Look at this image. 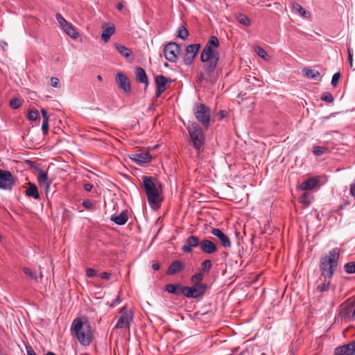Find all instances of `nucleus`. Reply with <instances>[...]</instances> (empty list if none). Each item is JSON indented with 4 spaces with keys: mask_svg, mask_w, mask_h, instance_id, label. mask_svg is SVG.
<instances>
[{
    "mask_svg": "<svg viewBox=\"0 0 355 355\" xmlns=\"http://www.w3.org/2000/svg\"><path fill=\"white\" fill-rule=\"evenodd\" d=\"M40 116V114L37 110H32L28 114V119L31 121H35Z\"/></svg>",
    "mask_w": 355,
    "mask_h": 355,
    "instance_id": "obj_43",
    "label": "nucleus"
},
{
    "mask_svg": "<svg viewBox=\"0 0 355 355\" xmlns=\"http://www.w3.org/2000/svg\"><path fill=\"white\" fill-rule=\"evenodd\" d=\"M116 81L118 86L125 93H130L131 92V85L128 80V77L123 73H118L116 76Z\"/></svg>",
    "mask_w": 355,
    "mask_h": 355,
    "instance_id": "obj_16",
    "label": "nucleus"
},
{
    "mask_svg": "<svg viewBox=\"0 0 355 355\" xmlns=\"http://www.w3.org/2000/svg\"><path fill=\"white\" fill-rule=\"evenodd\" d=\"M55 17L62 29L69 24L67 20L59 13L56 14Z\"/></svg>",
    "mask_w": 355,
    "mask_h": 355,
    "instance_id": "obj_42",
    "label": "nucleus"
},
{
    "mask_svg": "<svg viewBox=\"0 0 355 355\" xmlns=\"http://www.w3.org/2000/svg\"><path fill=\"white\" fill-rule=\"evenodd\" d=\"M336 355H355V340L335 349Z\"/></svg>",
    "mask_w": 355,
    "mask_h": 355,
    "instance_id": "obj_18",
    "label": "nucleus"
},
{
    "mask_svg": "<svg viewBox=\"0 0 355 355\" xmlns=\"http://www.w3.org/2000/svg\"><path fill=\"white\" fill-rule=\"evenodd\" d=\"M10 105L13 109H17L20 107L21 103L19 102V100L18 98H15L10 101Z\"/></svg>",
    "mask_w": 355,
    "mask_h": 355,
    "instance_id": "obj_48",
    "label": "nucleus"
},
{
    "mask_svg": "<svg viewBox=\"0 0 355 355\" xmlns=\"http://www.w3.org/2000/svg\"><path fill=\"white\" fill-rule=\"evenodd\" d=\"M83 206L89 210H93L95 207L94 204L92 203L89 200H85L82 202Z\"/></svg>",
    "mask_w": 355,
    "mask_h": 355,
    "instance_id": "obj_44",
    "label": "nucleus"
},
{
    "mask_svg": "<svg viewBox=\"0 0 355 355\" xmlns=\"http://www.w3.org/2000/svg\"><path fill=\"white\" fill-rule=\"evenodd\" d=\"M189 36V32L184 26H180L177 31V37L185 40Z\"/></svg>",
    "mask_w": 355,
    "mask_h": 355,
    "instance_id": "obj_32",
    "label": "nucleus"
},
{
    "mask_svg": "<svg viewBox=\"0 0 355 355\" xmlns=\"http://www.w3.org/2000/svg\"><path fill=\"white\" fill-rule=\"evenodd\" d=\"M110 276L111 274L106 272H103L100 274L101 278L103 279H109L110 278Z\"/></svg>",
    "mask_w": 355,
    "mask_h": 355,
    "instance_id": "obj_59",
    "label": "nucleus"
},
{
    "mask_svg": "<svg viewBox=\"0 0 355 355\" xmlns=\"http://www.w3.org/2000/svg\"><path fill=\"white\" fill-rule=\"evenodd\" d=\"M135 78L138 83L145 84L144 89L146 90L149 83L146 73L143 68L137 67L135 71Z\"/></svg>",
    "mask_w": 355,
    "mask_h": 355,
    "instance_id": "obj_21",
    "label": "nucleus"
},
{
    "mask_svg": "<svg viewBox=\"0 0 355 355\" xmlns=\"http://www.w3.org/2000/svg\"><path fill=\"white\" fill-rule=\"evenodd\" d=\"M128 215L125 211H122L119 216L112 215L110 218L111 221L119 225H123L128 221Z\"/></svg>",
    "mask_w": 355,
    "mask_h": 355,
    "instance_id": "obj_25",
    "label": "nucleus"
},
{
    "mask_svg": "<svg viewBox=\"0 0 355 355\" xmlns=\"http://www.w3.org/2000/svg\"><path fill=\"white\" fill-rule=\"evenodd\" d=\"M62 30L73 39H76L78 37V33L70 24H68L65 27H64V28H62Z\"/></svg>",
    "mask_w": 355,
    "mask_h": 355,
    "instance_id": "obj_28",
    "label": "nucleus"
},
{
    "mask_svg": "<svg viewBox=\"0 0 355 355\" xmlns=\"http://www.w3.org/2000/svg\"><path fill=\"white\" fill-rule=\"evenodd\" d=\"M184 265L180 260H175L171 262L166 270L167 275H174L184 269Z\"/></svg>",
    "mask_w": 355,
    "mask_h": 355,
    "instance_id": "obj_20",
    "label": "nucleus"
},
{
    "mask_svg": "<svg viewBox=\"0 0 355 355\" xmlns=\"http://www.w3.org/2000/svg\"><path fill=\"white\" fill-rule=\"evenodd\" d=\"M304 75L312 80H318L320 77V72L318 71H316L315 69H305L304 70Z\"/></svg>",
    "mask_w": 355,
    "mask_h": 355,
    "instance_id": "obj_31",
    "label": "nucleus"
},
{
    "mask_svg": "<svg viewBox=\"0 0 355 355\" xmlns=\"http://www.w3.org/2000/svg\"><path fill=\"white\" fill-rule=\"evenodd\" d=\"M239 347H235L232 350V353L228 355H247L249 354V352L248 350H243L240 353L239 352Z\"/></svg>",
    "mask_w": 355,
    "mask_h": 355,
    "instance_id": "obj_47",
    "label": "nucleus"
},
{
    "mask_svg": "<svg viewBox=\"0 0 355 355\" xmlns=\"http://www.w3.org/2000/svg\"><path fill=\"white\" fill-rule=\"evenodd\" d=\"M320 270L322 272V276L324 277L325 279H330L335 272L331 268H329V266L324 262V261L320 259Z\"/></svg>",
    "mask_w": 355,
    "mask_h": 355,
    "instance_id": "obj_22",
    "label": "nucleus"
},
{
    "mask_svg": "<svg viewBox=\"0 0 355 355\" xmlns=\"http://www.w3.org/2000/svg\"><path fill=\"white\" fill-rule=\"evenodd\" d=\"M41 113H42V121H48L49 116H48L46 110L45 109L42 108L41 110Z\"/></svg>",
    "mask_w": 355,
    "mask_h": 355,
    "instance_id": "obj_53",
    "label": "nucleus"
},
{
    "mask_svg": "<svg viewBox=\"0 0 355 355\" xmlns=\"http://www.w3.org/2000/svg\"><path fill=\"white\" fill-rule=\"evenodd\" d=\"M182 250L185 253H191L192 252V248L186 243L182 247Z\"/></svg>",
    "mask_w": 355,
    "mask_h": 355,
    "instance_id": "obj_55",
    "label": "nucleus"
},
{
    "mask_svg": "<svg viewBox=\"0 0 355 355\" xmlns=\"http://www.w3.org/2000/svg\"><path fill=\"white\" fill-rule=\"evenodd\" d=\"M187 130L191 145L196 150L200 151L205 141V136L202 128L197 123L192 122L187 126Z\"/></svg>",
    "mask_w": 355,
    "mask_h": 355,
    "instance_id": "obj_4",
    "label": "nucleus"
},
{
    "mask_svg": "<svg viewBox=\"0 0 355 355\" xmlns=\"http://www.w3.org/2000/svg\"><path fill=\"white\" fill-rule=\"evenodd\" d=\"M143 187L146 194L148 203L150 207H158L161 202L162 198L159 191L153 182L152 178L149 176L142 177Z\"/></svg>",
    "mask_w": 355,
    "mask_h": 355,
    "instance_id": "obj_3",
    "label": "nucleus"
},
{
    "mask_svg": "<svg viewBox=\"0 0 355 355\" xmlns=\"http://www.w3.org/2000/svg\"><path fill=\"white\" fill-rule=\"evenodd\" d=\"M1 46L5 50L8 47L7 42L4 41L1 42Z\"/></svg>",
    "mask_w": 355,
    "mask_h": 355,
    "instance_id": "obj_63",
    "label": "nucleus"
},
{
    "mask_svg": "<svg viewBox=\"0 0 355 355\" xmlns=\"http://www.w3.org/2000/svg\"><path fill=\"white\" fill-rule=\"evenodd\" d=\"M115 47L118 52L125 58H128L132 54L131 50L125 46L124 45L116 44Z\"/></svg>",
    "mask_w": 355,
    "mask_h": 355,
    "instance_id": "obj_27",
    "label": "nucleus"
},
{
    "mask_svg": "<svg viewBox=\"0 0 355 355\" xmlns=\"http://www.w3.org/2000/svg\"><path fill=\"white\" fill-rule=\"evenodd\" d=\"M115 31L114 26L103 27V31L101 34V39L107 42L110 37L114 34Z\"/></svg>",
    "mask_w": 355,
    "mask_h": 355,
    "instance_id": "obj_26",
    "label": "nucleus"
},
{
    "mask_svg": "<svg viewBox=\"0 0 355 355\" xmlns=\"http://www.w3.org/2000/svg\"><path fill=\"white\" fill-rule=\"evenodd\" d=\"M71 334L83 346H89L93 338V332L89 322H83L79 318L73 320L71 326Z\"/></svg>",
    "mask_w": 355,
    "mask_h": 355,
    "instance_id": "obj_2",
    "label": "nucleus"
},
{
    "mask_svg": "<svg viewBox=\"0 0 355 355\" xmlns=\"http://www.w3.org/2000/svg\"><path fill=\"white\" fill-rule=\"evenodd\" d=\"M156 85V97L159 98L166 90V85L172 82L171 79L167 78L163 75H159L155 79Z\"/></svg>",
    "mask_w": 355,
    "mask_h": 355,
    "instance_id": "obj_14",
    "label": "nucleus"
},
{
    "mask_svg": "<svg viewBox=\"0 0 355 355\" xmlns=\"http://www.w3.org/2000/svg\"><path fill=\"white\" fill-rule=\"evenodd\" d=\"M211 234L217 237L221 245L225 248H229L231 247L232 243L229 236L223 233L220 229L213 227L211 230Z\"/></svg>",
    "mask_w": 355,
    "mask_h": 355,
    "instance_id": "obj_15",
    "label": "nucleus"
},
{
    "mask_svg": "<svg viewBox=\"0 0 355 355\" xmlns=\"http://www.w3.org/2000/svg\"><path fill=\"white\" fill-rule=\"evenodd\" d=\"M339 257L340 249L338 248H334L329 252L328 254L322 257L321 260L326 262L329 268H331L334 270H336L338 266Z\"/></svg>",
    "mask_w": 355,
    "mask_h": 355,
    "instance_id": "obj_12",
    "label": "nucleus"
},
{
    "mask_svg": "<svg viewBox=\"0 0 355 355\" xmlns=\"http://www.w3.org/2000/svg\"><path fill=\"white\" fill-rule=\"evenodd\" d=\"M200 48L199 44H193L188 45L186 48V54L184 57V63L186 65H190L193 60L197 52Z\"/></svg>",
    "mask_w": 355,
    "mask_h": 355,
    "instance_id": "obj_13",
    "label": "nucleus"
},
{
    "mask_svg": "<svg viewBox=\"0 0 355 355\" xmlns=\"http://www.w3.org/2000/svg\"><path fill=\"white\" fill-rule=\"evenodd\" d=\"M186 243L193 248L198 246L200 247L201 242L197 236H190L187 239Z\"/></svg>",
    "mask_w": 355,
    "mask_h": 355,
    "instance_id": "obj_30",
    "label": "nucleus"
},
{
    "mask_svg": "<svg viewBox=\"0 0 355 355\" xmlns=\"http://www.w3.org/2000/svg\"><path fill=\"white\" fill-rule=\"evenodd\" d=\"M42 130L43 135H46L48 134L49 121H42Z\"/></svg>",
    "mask_w": 355,
    "mask_h": 355,
    "instance_id": "obj_52",
    "label": "nucleus"
},
{
    "mask_svg": "<svg viewBox=\"0 0 355 355\" xmlns=\"http://www.w3.org/2000/svg\"><path fill=\"white\" fill-rule=\"evenodd\" d=\"M23 271L31 279L37 282V277L35 272L28 268H24Z\"/></svg>",
    "mask_w": 355,
    "mask_h": 355,
    "instance_id": "obj_39",
    "label": "nucleus"
},
{
    "mask_svg": "<svg viewBox=\"0 0 355 355\" xmlns=\"http://www.w3.org/2000/svg\"><path fill=\"white\" fill-rule=\"evenodd\" d=\"M193 113L196 119L204 128H208L209 127L211 110L209 107L202 103H198L195 105Z\"/></svg>",
    "mask_w": 355,
    "mask_h": 355,
    "instance_id": "obj_5",
    "label": "nucleus"
},
{
    "mask_svg": "<svg viewBox=\"0 0 355 355\" xmlns=\"http://www.w3.org/2000/svg\"><path fill=\"white\" fill-rule=\"evenodd\" d=\"M320 98L322 101H324L329 103H331L334 101V98L332 94L329 92L322 93L321 94Z\"/></svg>",
    "mask_w": 355,
    "mask_h": 355,
    "instance_id": "obj_36",
    "label": "nucleus"
},
{
    "mask_svg": "<svg viewBox=\"0 0 355 355\" xmlns=\"http://www.w3.org/2000/svg\"><path fill=\"white\" fill-rule=\"evenodd\" d=\"M152 268L155 270H157L159 268V264L158 263H153Z\"/></svg>",
    "mask_w": 355,
    "mask_h": 355,
    "instance_id": "obj_62",
    "label": "nucleus"
},
{
    "mask_svg": "<svg viewBox=\"0 0 355 355\" xmlns=\"http://www.w3.org/2000/svg\"><path fill=\"white\" fill-rule=\"evenodd\" d=\"M236 19L239 22L245 26H249L250 25V19L244 14L239 13L236 15Z\"/></svg>",
    "mask_w": 355,
    "mask_h": 355,
    "instance_id": "obj_33",
    "label": "nucleus"
},
{
    "mask_svg": "<svg viewBox=\"0 0 355 355\" xmlns=\"http://www.w3.org/2000/svg\"><path fill=\"white\" fill-rule=\"evenodd\" d=\"M200 248L202 252L206 254H214L218 251L216 245L209 239L201 241Z\"/></svg>",
    "mask_w": 355,
    "mask_h": 355,
    "instance_id": "obj_19",
    "label": "nucleus"
},
{
    "mask_svg": "<svg viewBox=\"0 0 355 355\" xmlns=\"http://www.w3.org/2000/svg\"><path fill=\"white\" fill-rule=\"evenodd\" d=\"M312 199V195L308 192H305L299 198V202L309 206L311 203Z\"/></svg>",
    "mask_w": 355,
    "mask_h": 355,
    "instance_id": "obj_29",
    "label": "nucleus"
},
{
    "mask_svg": "<svg viewBox=\"0 0 355 355\" xmlns=\"http://www.w3.org/2000/svg\"><path fill=\"white\" fill-rule=\"evenodd\" d=\"M129 158L139 166H144L151 162L152 156L148 151L138 150L128 155Z\"/></svg>",
    "mask_w": 355,
    "mask_h": 355,
    "instance_id": "obj_10",
    "label": "nucleus"
},
{
    "mask_svg": "<svg viewBox=\"0 0 355 355\" xmlns=\"http://www.w3.org/2000/svg\"><path fill=\"white\" fill-rule=\"evenodd\" d=\"M28 187L26 190V195L29 197H33L35 199L40 198V193L38 189L34 183L28 182Z\"/></svg>",
    "mask_w": 355,
    "mask_h": 355,
    "instance_id": "obj_24",
    "label": "nucleus"
},
{
    "mask_svg": "<svg viewBox=\"0 0 355 355\" xmlns=\"http://www.w3.org/2000/svg\"><path fill=\"white\" fill-rule=\"evenodd\" d=\"M207 289L206 284H193L191 287L182 286L180 288L181 293L188 298H198L203 295Z\"/></svg>",
    "mask_w": 355,
    "mask_h": 355,
    "instance_id": "obj_6",
    "label": "nucleus"
},
{
    "mask_svg": "<svg viewBox=\"0 0 355 355\" xmlns=\"http://www.w3.org/2000/svg\"><path fill=\"white\" fill-rule=\"evenodd\" d=\"M340 316L345 322L355 320V297L349 299L341 304Z\"/></svg>",
    "mask_w": 355,
    "mask_h": 355,
    "instance_id": "obj_7",
    "label": "nucleus"
},
{
    "mask_svg": "<svg viewBox=\"0 0 355 355\" xmlns=\"http://www.w3.org/2000/svg\"><path fill=\"white\" fill-rule=\"evenodd\" d=\"M340 78V73L339 72H336L333 75L331 83L333 87H336L338 85Z\"/></svg>",
    "mask_w": 355,
    "mask_h": 355,
    "instance_id": "obj_46",
    "label": "nucleus"
},
{
    "mask_svg": "<svg viewBox=\"0 0 355 355\" xmlns=\"http://www.w3.org/2000/svg\"><path fill=\"white\" fill-rule=\"evenodd\" d=\"M328 149L326 147L315 146L312 148V152L317 156H321L327 153Z\"/></svg>",
    "mask_w": 355,
    "mask_h": 355,
    "instance_id": "obj_35",
    "label": "nucleus"
},
{
    "mask_svg": "<svg viewBox=\"0 0 355 355\" xmlns=\"http://www.w3.org/2000/svg\"><path fill=\"white\" fill-rule=\"evenodd\" d=\"M203 277L204 275L202 272H197L191 277V281L193 284H201L200 282L203 279Z\"/></svg>",
    "mask_w": 355,
    "mask_h": 355,
    "instance_id": "obj_40",
    "label": "nucleus"
},
{
    "mask_svg": "<svg viewBox=\"0 0 355 355\" xmlns=\"http://www.w3.org/2000/svg\"><path fill=\"white\" fill-rule=\"evenodd\" d=\"M15 184V178L12 173L0 168V189L10 191Z\"/></svg>",
    "mask_w": 355,
    "mask_h": 355,
    "instance_id": "obj_11",
    "label": "nucleus"
},
{
    "mask_svg": "<svg viewBox=\"0 0 355 355\" xmlns=\"http://www.w3.org/2000/svg\"><path fill=\"white\" fill-rule=\"evenodd\" d=\"M329 289V283L322 284L318 286L317 290L320 292H325Z\"/></svg>",
    "mask_w": 355,
    "mask_h": 355,
    "instance_id": "obj_49",
    "label": "nucleus"
},
{
    "mask_svg": "<svg viewBox=\"0 0 355 355\" xmlns=\"http://www.w3.org/2000/svg\"><path fill=\"white\" fill-rule=\"evenodd\" d=\"M219 46V41L217 37L213 35L207 42L200 55V60L202 62H207L203 67L202 71L200 73V79L202 80L205 76L211 78L219 60V54L217 51L214 50Z\"/></svg>",
    "mask_w": 355,
    "mask_h": 355,
    "instance_id": "obj_1",
    "label": "nucleus"
},
{
    "mask_svg": "<svg viewBox=\"0 0 355 355\" xmlns=\"http://www.w3.org/2000/svg\"><path fill=\"white\" fill-rule=\"evenodd\" d=\"M27 355H37L31 346H26Z\"/></svg>",
    "mask_w": 355,
    "mask_h": 355,
    "instance_id": "obj_56",
    "label": "nucleus"
},
{
    "mask_svg": "<svg viewBox=\"0 0 355 355\" xmlns=\"http://www.w3.org/2000/svg\"><path fill=\"white\" fill-rule=\"evenodd\" d=\"M318 184V180L315 178H310L301 183L300 187L302 190L307 191L316 187Z\"/></svg>",
    "mask_w": 355,
    "mask_h": 355,
    "instance_id": "obj_23",
    "label": "nucleus"
},
{
    "mask_svg": "<svg viewBox=\"0 0 355 355\" xmlns=\"http://www.w3.org/2000/svg\"><path fill=\"white\" fill-rule=\"evenodd\" d=\"M180 286L179 284H168L165 286V290L172 294L178 295L179 294V292L177 291L178 288H180Z\"/></svg>",
    "mask_w": 355,
    "mask_h": 355,
    "instance_id": "obj_34",
    "label": "nucleus"
},
{
    "mask_svg": "<svg viewBox=\"0 0 355 355\" xmlns=\"http://www.w3.org/2000/svg\"><path fill=\"white\" fill-rule=\"evenodd\" d=\"M349 193L352 196L355 198V178L354 182L350 185Z\"/></svg>",
    "mask_w": 355,
    "mask_h": 355,
    "instance_id": "obj_58",
    "label": "nucleus"
},
{
    "mask_svg": "<svg viewBox=\"0 0 355 355\" xmlns=\"http://www.w3.org/2000/svg\"><path fill=\"white\" fill-rule=\"evenodd\" d=\"M345 270L348 274L355 273V262H349L344 266Z\"/></svg>",
    "mask_w": 355,
    "mask_h": 355,
    "instance_id": "obj_38",
    "label": "nucleus"
},
{
    "mask_svg": "<svg viewBox=\"0 0 355 355\" xmlns=\"http://www.w3.org/2000/svg\"><path fill=\"white\" fill-rule=\"evenodd\" d=\"M257 53L259 57H261V58H263V60H268V53L263 49H262L261 47H258Z\"/></svg>",
    "mask_w": 355,
    "mask_h": 355,
    "instance_id": "obj_45",
    "label": "nucleus"
},
{
    "mask_svg": "<svg viewBox=\"0 0 355 355\" xmlns=\"http://www.w3.org/2000/svg\"><path fill=\"white\" fill-rule=\"evenodd\" d=\"M163 53L165 58L171 62H175L180 53V46L176 42H168L165 44Z\"/></svg>",
    "mask_w": 355,
    "mask_h": 355,
    "instance_id": "obj_9",
    "label": "nucleus"
},
{
    "mask_svg": "<svg viewBox=\"0 0 355 355\" xmlns=\"http://www.w3.org/2000/svg\"><path fill=\"white\" fill-rule=\"evenodd\" d=\"M93 188V185L90 183L84 184V189L87 191H91Z\"/></svg>",
    "mask_w": 355,
    "mask_h": 355,
    "instance_id": "obj_61",
    "label": "nucleus"
},
{
    "mask_svg": "<svg viewBox=\"0 0 355 355\" xmlns=\"http://www.w3.org/2000/svg\"><path fill=\"white\" fill-rule=\"evenodd\" d=\"M50 84L53 87L58 88L60 87V80L58 78L53 77L51 78Z\"/></svg>",
    "mask_w": 355,
    "mask_h": 355,
    "instance_id": "obj_50",
    "label": "nucleus"
},
{
    "mask_svg": "<svg viewBox=\"0 0 355 355\" xmlns=\"http://www.w3.org/2000/svg\"><path fill=\"white\" fill-rule=\"evenodd\" d=\"M41 113H42V121H48L49 116H48L46 110L45 109L42 108L41 110Z\"/></svg>",
    "mask_w": 355,
    "mask_h": 355,
    "instance_id": "obj_54",
    "label": "nucleus"
},
{
    "mask_svg": "<svg viewBox=\"0 0 355 355\" xmlns=\"http://www.w3.org/2000/svg\"><path fill=\"white\" fill-rule=\"evenodd\" d=\"M132 320V311L127 306H124L119 311V317L115 327L116 329H129Z\"/></svg>",
    "mask_w": 355,
    "mask_h": 355,
    "instance_id": "obj_8",
    "label": "nucleus"
},
{
    "mask_svg": "<svg viewBox=\"0 0 355 355\" xmlns=\"http://www.w3.org/2000/svg\"><path fill=\"white\" fill-rule=\"evenodd\" d=\"M37 173V181L40 186L44 187L47 192L52 183V180L49 179L47 172L42 168H38Z\"/></svg>",
    "mask_w": 355,
    "mask_h": 355,
    "instance_id": "obj_17",
    "label": "nucleus"
},
{
    "mask_svg": "<svg viewBox=\"0 0 355 355\" xmlns=\"http://www.w3.org/2000/svg\"><path fill=\"white\" fill-rule=\"evenodd\" d=\"M212 266L211 261L209 259L205 260L201 263V268L203 272H207L209 271Z\"/></svg>",
    "mask_w": 355,
    "mask_h": 355,
    "instance_id": "obj_41",
    "label": "nucleus"
},
{
    "mask_svg": "<svg viewBox=\"0 0 355 355\" xmlns=\"http://www.w3.org/2000/svg\"><path fill=\"white\" fill-rule=\"evenodd\" d=\"M123 4L121 3H119L117 5H116V8L119 10H121L123 9Z\"/></svg>",
    "mask_w": 355,
    "mask_h": 355,
    "instance_id": "obj_64",
    "label": "nucleus"
},
{
    "mask_svg": "<svg viewBox=\"0 0 355 355\" xmlns=\"http://www.w3.org/2000/svg\"><path fill=\"white\" fill-rule=\"evenodd\" d=\"M347 54H348L349 62L350 66L352 67V64H353V55L351 53L349 46L347 47Z\"/></svg>",
    "mask_w": 355,
    "mask_h": 355,
    "instance_id": "obj_57",
    "label": "nucleus"
},
{
    "mask_svg": "<svg viewBox=\"0 0 355 355\" xmlns=\"http://www.w3.org/2000/svg\"><path fill=\"white\" fill-rule=\"evenodd\" d=\"M293 8L294 10H295L296 11H297L301 16L302 17H306V15H307V12L306 11V10L302 7L301 5H300L299 3H294L293 4Z\"/></svg>",
    "mask_w": 355,
    "mask_h": 355,
    "instance_id": "obj_37",
    "label": "nucleus"
},
{
    "mask_svg": "<svg viewBox=\"0 0 355 355\" xmlns=\"http://www.w3.org/2000/svg\"><path fill=\"white\" fill-rule=\"evenodd\" d=\"M121 302V297H120L119 295H118V296L115 298V300H114V302L111 304L110 306H111V307H114L116 304H119Z\"/></svg>",
    "mask_w": 355,
    "mask_h": 355,
    "instance_id": "obj_60",
    "label": "nucleus"
},
{
    "mask_svg": "<svg viewBox=\"0 0 355 355\" xmlns=\"http://www.w3.org/2000/svg\"><path fill=\"white\" fill-rule=\"evenodd\" d=\"M97 271L93 268H87L86 275L89 277H94L96 276Z\"/></svg>",
    "mask_w": 355,
    "mask_h": 355,
    "instance_id": "obj_51",
    "label": "nucleus"
}]
</instances>
